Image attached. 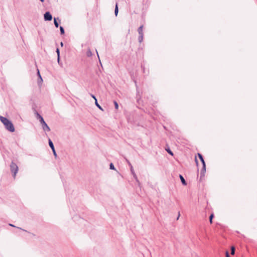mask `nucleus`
Instances as JSON below:
<instances>
[{"mask_svg":"<svg viewBox=\"0 0 257 257\" xmlns=\"http://www.w3.org/2000/svg\"><path fill=\"white\" fill-rule=\"evenodd\" d=\"M10 169L12 173H13L14 178H15L16 174L18 173L19 170L17 165L14 162H12L10 165Z\"/></svg>","mask_w":257,"mask_h":257,"instance_id":"1","label":"nucleus"},{"mask_svg":"<svg viewBox=\"0 0 257 257\" xmlns=\"http://www.w3.org/2000/svg\"><path fill=\"white\" fill-rule=\"evenodd\" d=\"M198 157H199V159L200 160V161L202 164V165H203L202 168L201 170V172H200L201 176H204V174L205 173V171H206L205 163L204 160L203 159V157L201 154L198 153Z\"/></svg>","mask_w":257,"mask_h":257,"instance_id":"2","label":"nucleus"},{"mask_svg":"<svg viewBox=\"0 0 257 257\" xmlns=\"http://www.w3.org/2000/svg\"><path fill=\"white\" fill-rule=\"evenodd\" d=\"M5 126V128L10 132H14L15 131V127L10 120Z\"/></svg>","mask_w":257,"mask_h":257,"instance_id":"3","label":"nucleus"},{"mask_svg":"<svg viewBox=\"0 0 257 257\" xmlns=\"http://www.w3.org/2000/svg\"><path fill=\"white\" fill-rule=\"evenodd\" d=\"M44 18L45 21H50L52 20V16L50 12H47L44 15Z\"/></svg>","mask_w":257,"mask_h":257,"instance_id":"4","label":"nucleus"},{"mask_svg":"<svg viewBox=\"0 0 257 257\" xmlns=\"http://www.w3.org/2000/svg\"><path fill=\"white\" fill-rule=\"evenodd\" d=\"M0 120L5 125L7 123H8L10 120H9L7 118L3 117L0 115Z\"/></svg>","mask_w":257,"mask_h":257,"instance_id":"5","label":"nucleus"},{"mask_svg":"<svg viewBox=\"0 0 257 257\" xmlns=\"http://www.w3.org/2000/svg\"><path fill=\"white\" fill-rule=\"evenodd\" d=\"M42 127L43 131L45 132H48L50 131V128L46 123H45L44 124L42 125Z\"/></svg>","mask_w":257,"mask_h":257,"instance_id":"6","label":"nucleus"},{"mask_svg":"<svg viewBox=\"0 0 257 257\" xmlns=\"http://www.w3.org/2000/svg\"><path fill=\"white\" fill-rule=\"evenodd\" d=\"M179 177H180V179L181 180V181L182 182V183L184 185H187V183L185 180V179L184 178V177H183L182 175H179Z\"/></svg>","mask_w":257,"mask_h":257,"instance_id":"7","label":"nucleus"},{"mask_svg":"<svg viewBox=\"0 0 257 257\" xmlns=\"http://www.w3.org/2000/svg\"><path fill=\"white\" fill-rule=\"evenodd\" d=\"M143 26H141L138 30V33L139 35H144L143 32Z\"/></svg>","mask_w":257,"mask_h":257,"instance_id":"8","label":"nucleus"},{"mask_svg":"<svg viewBox=\"0 0 257 257\" xmlns=\"http://www.w3.org/2000/svg\"><path fill=\"white\" fill-rule=\"evenodd\" d=\"M49 145L52 150H54V149H55L53 143L50 139H49Z\"/></svg>","mask_w":257,"mask_h":257,"instance_id":"9","label":"nucleus"},{"mask_svg":"<svg viewBox=\"0 0 257 257\" xmlns=\"http://www.w3.org/2000/svg\"><path fill=\"white\" fill-rule=\"evenodd\" d=\"M118 13V8L117 4L116 3L115 5V10H114V14H115V16H117Z\"/></svg>","mask_w":257,"mask_h":257,"instance_id":"10","label":"nucleus"},{"mask_svg":"<svg viewBox=\"0 0 257 257\" xmlns=\"http://www.w3.org/2000/svg\"><path fill=\"white\" fill-rule=\"evenodd\" d=\"M56 53H57V54L58 62H59V60H60V51H59V49L58 48H57L56 49Z\"/></svg>","mask_w":257,"mask_h":257,"instance_id":"11","label":"nucleus"},{"mask_svg":"<svg viewBox=\"0 0 257 257\" xmlns=\"http://www.w3.org/2000/svg\"><path fill=\"white\" fill-rule=\"evenodd\" d=\"M86 55L87 57H91L92 55V53L90 49H88L86 52Z\"/></svg>","mask_w":257,"mask_h":257,"instance_id":"12","label":"nucleus"},{"mask_svg":"<svg viewBox=\"0 0 257 257\" xmlns=\"http://www.w3.org/2000/svg\"><path fill=\"white\" fill-rule=\"evenodd\" d=\"M144 35H139L138 41L141 43L143 41Z\"/></svg>","mask_w":257,"mask_h":257,"instance_id":"13","label":"nucleus"},{"mask_svg":"<svg viewBox=\"0 0 257 257\" xmlns=\"http://www.w3.org/2000/svg\"><path fill=\"white\" fill-rule=\"evenodd\" d=\"M39 119L40 123L42 125L44 124L45 123H46V122L45 121V120H44V119L43 117H41Z\"/></svg>","mask_w":257,"mask_h":257,"instance_id":"14","label":"nucleus"},{"mask_svg":"<svg viewBox=\"0 0 257 257\" xmlns=\"http://www.w3.org/2000/svg\"><path fill=\"white\" fill-rule=\"evenodd\" d=\"M54 23L55 26L56 28H58L59 27V23L57 22V19L55 18H54Z\"/></svg>","mask_w":257,"mask_h":257,"instance_id":"15","label":"nucleus"},{"mask_svg":"<svg viewBox=\"0 0 257 257\" xmlns=\"http://www.w3.org/2000/svg\"><path fill=\"white\" fill-rule=\"evenodd\" d=\"M166 151L171 156H173V153L171 151L169 148L166 149Z\"/></svg>","mask_w":257,"mask_h":257,"instance_id":"16","label":"nucleus"},{"mask_svg":"<svg viewBox=\"0 0 257 257\" xmlns=\"http://www.w3.org/2000/svg\"><path fill=\"white\" fill-rule=\"evenodd\" d=\"M235 253V247L234 246H232L231 247V254L232 255L234 254Z\"/></svg>","mask_w":257,"mask_h":257,"instance_id":"17","label":"nucleus"},{"mask_svg":"<svg viewBox=\"0 0 257 257\" xmlns=\"http://www.w3.org/2000/svg\"><path fill=\"white\" fill-rule=\"evenodd\" d=\"M95 105L101 110H102V107L100 106V105L98 103L97 99L95 101Z\"/></svg>","mask_w":257,"mask_h":257,"instance_id":"18","label":"nucleus"},{"mask_svg":"<svg viewBox=\"0 0 257 257\" xmlns=\"http://www.w3.org/2000/svg\"><path fill=\"white\" fill-rule=\"evenodd\" d=\"M131 173H132V175H133V176L136 175L133 166H131Z\"/></svg>","mask_w":257,"mask_h":257,"instance_id":"19","label":"nucleus"},{"mask_svg":"<svg viewBox=\"0 0 257 257\" xmlns=\"http://www.w3.org/2000/svg\"><path fill=\"white\" fill-rule=\"evenodd\" d=\"M60 33H61V34H64L65 31H64V28L62 26H60Z\"/></svg>","mask_w":257,"mask_h":257,"instance_id":"20","label":"nucleus"},{"mask_svg":"<svg viewBox=\"0 0 257 257\" xmlns=\"http://www.w3.org/2000/svg\"><path fill=\"white\" fill-rule=\"evenodd\" d=\"M109 168L111 170H115V167L112 163H111L109 165Z\"/></svg>","mask_w":257,"mask_h":257,"instance_id":"21","label":"nucleus"},{"mask_svg":"<svg viewBox=\"0 0 257 257\" xmlns=\"http://www.w3.org/2000/svg\"><path fill=\"white\" fill-rule=\"evenodd\" d=\"M213 216H214L213 214H211L210 215V216H209V221L211 223H212V219L213 218Z\"/></svg>","mask_w":257,"mask_h":257,"instance_id":"22","label":"nucleus"},{"mask_svg":"<svg viewBox=\"0 0 257 257\" xmlns=\"http://www.w3.org/2000/svg\"><path fill=\"white\" fill-rule=\"evenodd\" d=\"M113 102H114V104L115 106V108L117 109L118 108V104L117 102L116 101H114Z\"/></svg>","mask_w":257,"mask_h":257,"instance_id":"23","label":"nucleus"},{"mask_svg":"<svg viewBox=\"0 0 257 257\" xmlns=\"http://www.w3.org/2000/svg\"><path fill=\"white\" fill-rule=\"evenodd\" d=\"M35 114L36 115L37 118H40L41 117H42L37 111H35Z\"/></svg>","mask_w":257,"mask_h":257,"instance_id":"24","label":"nucleus"},{"mask_svg":"<svg viewBox=\"0 0 257 257\" xmlns=\"http://www.w3.org/2000/svg\"><path fill=\"white\" fill-rule=\"evenodd\" d=\"M133 177H134V178H135V179L136 180V181H137L139 184H140V182H139V180H138V177H137V175H135V176H133Z\"/></svg>","mask_w":257,"mask_h":257,"instance_id":"25","label":"nucleus"},{"mask_svg":"<svg viewBox=\"0 0 257 257\" xmlns=\"http://www.w3.org/2000/svg\"><path fill=\"white\" fill-rule=\"evenodd\" d=\"M126 162H127L128 165L130 166V170H131V166H132V165L131 164V163H130V162L128 160H126Z\"/></svg>","mask_w":257,"mask_h":257,"instance_id":"26","label":"nucleus"},{"mask_svg":"<svg viewBox=\"0 0 257 257\" xmlns=\"http://www.w3.org/2000/svg\"><path fill=\"white\" fill-rule=\"evenodd\" d=\"M37 73H38V75L39 76V78L41 79V81H42V77L41 76V75H40V72H39V70H38Z\"/></svg>","mask_w":257,"mask_h":257,"instance_id":"27","label":"nucleus"},{"mask_svg":"<svg viewBox=\"0 0 257 257\" xmlns=\"http://www.w3.org/2000/svg\"><path fill=\"white\" fill-rule=\"evenodd\" d=\"M52 150V151H53V153L55 157H56V156H57V154H56V151H55V149H54V150Z\"/></svg>","mask_w":257,"mask_h":257,"instance_id":"28","label":"nucleus"},{"mask_svg":"<svg viewBox=\"0 0 257 257\" xmlns=\"http://www.w3.org/2000/svg\"><path fill=\"white\" fill-rule=\"evenodd\" d=\"M226 257H229V254L228 251H226L225 252Z\"/></svg>","mask_w":257,"mask_h":257,"instance_id":"29","label":"nucleus"},{"mask_svg":"<svg viewBox=\"0 0 257 257\" xmlns=\"http://www.w3.org/2000/svg\"><path fill=\"white\" fill-rule=\"evenodd\" d=\"M91 96L95 100V101L96 100V99H97L96 97L92 94H91Z\"/></svg>","mask_w":257,"mask_h":257,"instance_id":"30","label":"nucleus"},{"mask_svg":"<svg viewBox=\"0 0 257 257\" xmlns=\"http://www.w3.org/2000/svg\"><path fill=\"white\" fill-rule=\"evenodd\" d=\"M9 225L11 226H12V227H16V226L14 225H13L12 224H11V223L9 224Z\"/></svg>","mask_w":257,"mask_h":257,"instance_id":"31","label":"nucleus"},{"mask_svg":"<svg viewBox=\"0 0 257 257\" xmlns=\"http://www.w3.org/2000/svg\"><path fill=\"white\" fill-rule=\"evenodd\" d=\"M195 162L197 165H198V161L196 158H195Z\"/></svg>","mask_w":257,"mask_h":257,"instance_id":"32","label":"nucleus"},{"mask_svg":"<svg viewBox=\"0 0 257 257\" xmlns=\"http://www.w3.org/2000/svg\"><path fill=\"white\" fill-rule=\"evenodd\" d=\"M60 44H61V46L62 47L63 46V42H61Z\"/></svg>","mask_w":257,"mask_h":257,"instance_id":"33","label":"nucleus"},{"mask_svg":"<svg viewBox=\"0 0 257 257\" xmlns=\"http://www.w3.org/2000/svg\"><path fill=\"white\" fill-rule=\"evenodd\" d=\"M18 228H19V229H22V230H24V231H25L24 229H22V228H20V227H18Z\"/></svg>","mask_w":257,"mask_h":257,"instance_id":"34","label":"nucleus"},{"mask_svg":"<svg viewBox=\"0 0 257 257\" xmlns=\"http://www.w3.org/2000/svg\"><path fill=\"white\" fill-rule=\"evenodd\" d=\"M41 2H44V0H40Z\"/></svg>","mask_w":257,"mask_h":257,"instance_id":"35","label":"nucleus"},{"mask_svg":"<svg viewBox=\"0 0 257 257\" xmlns=\"http://www.w3.org/2000/svg\"><path fill=\"white\" fill-rule=\"evenodd\" d=\"M97 54H98V53H97ZM97 56H98V57H99V55H98V54H97Z\"/></svg>","mask_w":257,"mask_h":257,"instance_id":"36","label":"nucleus"},{"mask_svg":"<svg viewBox=\"0 0 257 257\" xmlns=\"http://www.w3.org/2000/svg\"><path fill=\"white\" fill-rule=\"evenodd\" d=\"M179 216H178V217H177V219H179Z\"/></svg>","mask_w":257,"mask_h":257,"instance_id":"37","label":"nucleus"}]
</instances>
